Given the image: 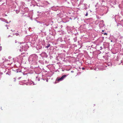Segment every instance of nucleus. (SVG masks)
<instances>
[{
  "mask_svg": "<svg viewBox=\"0 0 123 123\" xmlns=\"http://www.w3.org/2000/svg\"><path fill=\"white\" fill-rule=\"evenodd\" d=\"M102 31L103 32H104V30H102Z\"/></svg>",
  "mask_w": 123,
  "mask_h": 123,
  "instance_id": "423d86ee",
  "label": "nucleus"
},
{
  "mask_svg": "<svg viewBox=\"0 0 123 123\" xmlns=\"http://www.w3.org/2000/svg\"><path fill=\"white\" fill-rule=\"evenodd\" d=\"M82 69H84V68H83Z\"/></svg>",
  "mask_w": 123,
  "mask_h": 123,
  "instance_id": "0eeeda50",
  "label": "nucleus"
},
{
  "mask_svg": "<svg viewBox=\"0 0 123 123\" xmlns=\"http://www.w3.org/2000/svg\"><path fill=\"white\" fill-rule=\"evenodd\" d=\"M102 34H103L104 35H107V33H102Z\"/></svg>",
  "mask_w": 123,
  "mask_h": 123,
  "instance_id": "7ed1b4c3",
  "label": "nucleus"
},
{
  "mask_svg": "<svg viewBox=\"0 0 123 123\" xmlns=\"http://www.w3.org/2000/svg\"><path fill=\"white\" fill-rule=\"evenodd\" d=\"M15 35L17 36H18V35H19V34L18 33H15Z\"/></svg>",
  "mask_w": 123,
  "mask_h": 123,
  "instance_id": "20e7f679",
  "label": "nucleus"
},
{
  "mask_svg": "<svg viewBox=\"0 0 123 123\" xmlns=\"http://www.w3.org/2000/svg\"><path fill=\"white\" fill-rule=\"evenodd\" d=\"M66 76V75H63L61 78H59L57 80L58 81H61L63 80V79Z\"/></svg>",
  "mask_w": 123,
  "mask_h": 123,
  "instance_id": "f257e3e1",
  "label": "nucleus"
},
{
  "mask_svg": "<svg viewBox=\"0 0 123 123\" xmlns=\"http://www.w3.org/2000/svg\"><path fill=\"white\" fill-rule=\"evenodd\" d=\"M88 13H87H87H86V14L85 16H87V15H88Z\"/></svg>",
  "mask_w": 123,
  "mask_h": 123,
  "instance_id": "39448f33",
  "label": "nucleus"
},
{
  "mask_svg": "<svg viewBox=\"0 0 123 123\" xmlns=\"http://www.w3.org/2000/svg\"><path fill=\"white\" fill-rule=\"evenodd\" d=\"M50 46V44H49L48 46H46V48H48Z\"/></svg>",
  "mask_w": 123,
  "mask_h": 123,
  "instance_id": "f03ea898",
  "label": "nucleus"
}]
</instances>
